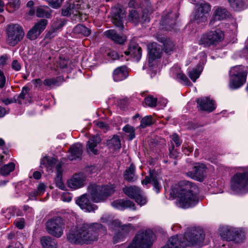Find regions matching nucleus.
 <instances>
[{
    "mask_svg": "<svg viewBox=\"0 0 248 248\" xmlns=\"http://www.w3.org/2000/svg\"><path fill=\"white\" fill-rule=\"evenodd\" d=\"M103 229L99 223H83L71 229L67 235L68 240L74 244H83L96 240L98 232Z\"/></svg>",
    "mask_w": 248,
    "mask_h": 248,
    "instance_id": "obj_3",
    "label": "nucleus"
},
{
    "mask_svg": "<svg viewBox=\"0 0 248 248\" xmlns=\"http://www.w3.org/2000/svg\"><path fill=\"white\" fill-rule=\"evenodd\" d=\"M41 242L43 248H56L55 240L49 236L42 237Z\"/></svg>",
    "mask_w": 248,
    "mask_h": 248,
    "instance_id": "obj_37",
    "label": "nucleus"
},
{
    "mask_svg": "<svg viewBox=\"0 0 248 248\" xmlns=\"http://www.w3.org/2000/svg\"><path fill=\"white\" fill-rule=\"evenodd\" d=\"M56 170L57 173L55 178L56 186L62 190H65L66 188L62 180V168L60 163L56 165Z\"/></svg>",
    "mask_w": 248,
    "mask_h": 248,
    "instance_id": "obj_33",
    "label": "nucleus"
},
{
    "mask_svg": "<svg viewBox=\"0 0 248 248\" xmlns=\"http://www.w3.org/2000/svg\"><path fill=\"white\" fill-rule=\"evenodd\" d=\"M76 203L79 205L81 209L86 212H93L97 209V206L90 202L87 197V195L86 194L78 198L76 200Z\"/></svg>",
    "mask_w": 248,
    "mask_h": 248,
    "instance_id": "obj_19",
    "label": "nucleus"
},
{
    "mask_svg": "<svg viewBox=\"0 0 248 248\" xmlns=\"http://www.w3.org/2000/svg\"><path fill=\"white\" fill-rule=\"evenodd\" d=\"M126 55H130L135 59L136 61H139L141 57V48L135 42H131L127 51L124 52Z\"/></svg>",
    "mask_w": 248,
    "mask_h": 248,
    "instance_id": "obj_23",
    "label": "nucleus"
},
{
    "mask_svg": "<svg viewBox=\"0 0 248 248\" xmlns=\"http://www.w3.org/2000/svg\"><path fill=\"white\" fill-rule=\"evenodd\" d=\"M45 188L46 186L44 184H40L37 187V192L39 195H42L45 191Z\"/></svg>",
    "mask_w": 248,
    "mask_h": 248,
    "instance_id": "obj_62",
    "label": "nucleus"
},
{
    "mask_svg": "<svg viewBox=\"0 0 248 248\" xmlns=\"http://www.w3.org/2000/svg\"><path fill=\"white\" fill-rule=\"evenodd\" d=\"M112 206L118 210H123L126 208L136 210L135 204L130 200H117L111 203Z\"/></svg>",
    "mask_w": 248,
    "mask_h": 248,
    "instance_id": "obj_27",
    "label": "nucleus"
},
{
    "mask_svg": "<svg viewBox=\"0 0 248 248\" xmlns=\"http://www.w3.org/2000/svg\"><path fill=\"white\" fill-rule=\"evenodd\" d=\"M61 199L63 202H69L72 200V197L68 193H64L62 195Z\"/></svg>",
    "mask_w": 248,
    "mask_h": 248,
    "instance_id": "obj_63",
    "label": "nucleus"
},
{
    "mask_svg": "<svg viewBox=\"0 0 248 248\" xmlns=\"http://www.w3.org/2000/svg\"><path fill=\"white\" fill-rule=\"evenodd\" d=\"M207 167L201 163H195L193 170L187 173V176L199 181H202L206 176Z\"/></svg>",
    "mask_w": 248,
    "mask_h": 248,
    "instance_id": "obj_14",
    "label": "nucleus"
},
{
    "mask_svg": "<svg viewBox=\"0 0 248 248\" xmlns=\"http://www.w3.org/2000/svg\"><path fill=\"white\" fill-rule=\"evenodd\" d=\"M6 84V78L3 72L0 69V88H4Z\"/></svg>",
    "mask_w": 248,
    "mask_h": 248,
    "instance_id": "obj_56",
    "label": "nucleus"
},
{
    "mask_svg": "<svg viewBox=\"0 0 248 248\" xmlns=\"http://www.w3.org/2000/svg\"><path fill=\"white\" fill-rule=\"evenodd\" d=\"M170 74L173 78L177 79L184 85L191 86L192 84L186 76L182 73L181 68L178 65H175L170 68Z\"/></svg>",
    "mask_w": 248,
    "mask_h": 248,
    "instance_id": "obj_17",
    "label": "nucleus"
},
{
    "mask_svg": "<svg viewBox=\"0 0 248 248\" xmlns=\"http://www.w3.org/2000/svg\"><path fill=\"white\" fill-rule=\"evenodd\" d=\"M8 56L6 54H3L0 57V67H3L7 64Z\"/></svg>",
    "mask_w": 248,
    "mask_h": 248,
    "instance_id": "obj_59",
    "label": "nucleus"
},
{
    "mask_svg": "<svg viewBox=\"0 0 248 248\" xmlns=\"http://www.w3.org/2000/svg\"><path fill=\"white\" fill-rule=\"evenodd\" d=\"M178 17V14L176 11L169 12L163 16L160 24L166 30H170L173 29Z\"/></svg>",
    "mask_w": 248,
    "mask_h": 248,
    "instance_id": "obj_15",
    "label": "nucleus"
},
{
    "mask_svg": "<svg viewBox=\"0 0 248 248\" xmlns=\"http://www.w3.org/2000/svg\"><path fill=\"white\" fill-rule=\"evenodd\" d=\"M198 107L202 110L212 112L216 108V106L213 100L208 97H202L199 98L197 101Z\"/></svg>",
    "mask_w": 248,
    "mask_h": 248,
    "instance_id": "obj_21",
    "label": "nucleus"
},
{
    "mask_svg": "<svg viewBox=\"0 0 248 248\" xmlns=\"http://www.w3.org/2000/svg\"><path fill=\"white\" fill-rule=\"evenodd\" d=\"M122 230L126 233H128L130 231L133 230V226L131 224L124 225L121 226Z\"/></svg>",
    "mask_w": 248,
    "mask_h": 248,
    "instance_id": "obj_60",
    "label": "nucleus"
},
{
    "mask_svg": "<svg viewBox=\"0 0 248 248\" xmlns=\"http://www.w3.org/2000/svg\"><path fill=\"white\" fill-rule=\"evenodd\" d=\"M101 140L99 136H93L90 138L87 142V151L89 154L97 155L98 154L97 145L101 142Z\"/></svg>",
    "mask_w": 248,
    "mask_h": 248,
    "instance_id": "obj_25",
    "label": "nucleus"
},
{
    "mask_svg": "<svg viewBox=\"0 0 248 248\" xmlns=\"http://www.w3.org/2000/svg\"><path fill=\"white\" fill-rule=\"evenodd\" d=\"M170 138L177 147L179 146L181 144L182 142V140H180L177 134H173L170 136Z\"/></svg>",
    "mask_w": 248,
    "mask_h": 248,
    "instance_id": "obj_55",
    "label": "nucleus"
},
{
    "mask_svg": "<svg viewBox=\"0 0 248 248\" xmlns=\"http://www.w3.org/2000/svg\"><path fill=\"white\" fill-rule=\"evenodd\" d=\"M86 177L82 173L76 174L67 182V186L70 188L77 189L84 186Z\"/></svg>",
    "mask_w": 248,
    "mask_h": 248,
    "instance_id": "obj_18",
    "label": "nucleus"
},
{
    "mask_svg": "<svg viewBox=\"0 0 248 248\" xmlns=\"http://www.w3.org/2000/svg\"><path fill=\"white\" fill-rule=\"evenodd\" d=\"M105 35L114 43L123 44L126 41V37L118 34L114 30H109L104 32Z\"/></svg>",
    "mask_w": 248,
    "mask_h": 248,
    "instance_id": "obj_29",
    "label": "nucleus"
},
{
    "mask_svg": "<svg viewBox=\"0 0 248 248\" xmlns=\"http://www.w3.org/2000/svg\"><path fill=\"white\" fill-rule=\"evenodd\" d=\"M47 23L46 19H41L29 31L27 34V38L31 40L36 39L45 29Z\"/></svg>",
    "mask_w": 248,
    "mask_h": 248,
    "instance_id": "obj_16",
    "label": "nucleus"
},
{
    "mask_svg": "<svg viewBox=\"0 0 248 248\" xmlns=\"http://www.w3.org/2000/svg\"><path fill=\"white\" fill-rule=\"evenodd\" d=\"M226 234H221V237L223 239H225L227 240H234L236 239L235 237L232 234V233H233V231H232L231 229H228V228L226 229Z\"/></svg>",
    "mask_w": 248,
    "mask_h": 248,
    "instance_id": "obj_52",
    "label": "nucleus"
},
{
    "mask_svg": "<svg viewBox=\"0 0 248 248\" xmlns=\"http://www.w3.org/2000/svg\"><path fill=\"white\" fill-rule=\"evenodd\" d=\"M154 236L151 230L139 232L127 248H151Z\"/></svg>",
    "mask_w": 248,
    "mask_h": 248,
    "instance_id": "obj_8",
    "label": "nucleus"
},
{
    "mask_svg": "<svg viewBox=\"0 0 248 248\" xmlns=\"http://www.w3.org/2000/svg\"><path fill=\"white\" fill-rule=\"evenodd\" d=\"M224 39V31L219 29L210 30L203 33L198 40V44L204 47H216Z\"/></svg>",
    "mask_w": 248,
    "mask_h": 248,
    "instance_id": "obj_7",
    "label": "nucleus"
},
{
    "mask_svg": "<svg viewBox=\"0 0 248 248\" xmlns=\"http://www.w3.org/2000/svg\"><path fill=\"white\" fill-rule=\"evenodd\" d=\"M204 239L203 231L199 227L188 228L184 235L170 237L162 248H184L187 246H200Z\"/></svg>",
    "mask_w": 248,
    "mask_h": 248,
    "instance_id": "obj_2",
    "label": "nucleus"
},
{
    "mask_svg": "<svg viewBox=\"0 0 248 248\" xmlns=\"http://www.w3.org/2000/svg\"><path fill=\"white\" fill-rule=\"evenodd\" d=\"M16 226L19 229H22L24 227L25 221L24 218H17L15 221Z\"/></svg>",
    "mask_w": 248,
    "mask_h": 248,
    "instance_id": "obj_57",
    "label": "nucleus"
},
{
    "mask_svg": "<svg viewBox=\"0 0 248 248\" xmlns=\"http://www.w3.org/2000/svg\"><path fill=\"white\" fill-rule=\"evenodd\" d=\"M7 42L12 46H16L24 36L23 28L19 24H10L6 29Z\"/></svg>",
    "mask_w": 248,
    "mask_h": 248,
    "instance_id": "obj_10",
    "label": "nucleus"
},
{
    "mask_svg": "<svg viewBox=\"0 0 248 248\" xmlns=\"http://www.w3.org/2000/svg\"><path fill=\"white\" fill-rule=\"evenodd\" d=\"M170 156L171 158H176L179 155V152L174 149V145H172L169 148Z\"/></svg>",
    "mask_w": 248,
    "mask_h": 248,
    "instance_id": "obj_54",
    "label": "nucleus"
},
{
    "mask_svg": "<svg viewBox=\"0 0 248 248\" xmlns=\"http://www.w3.org/2000/svg\"><path fill=\"white\" fill-rule=\"evenodd\" d=\"M64 224L61 217H56L48 220L46 223L47 232L56 237H60L63 234Z\"/></svg>",
    "mask_w": 248,
    "mask_h": 248,
    "instance_id": "obj_11",
    "label": "nucleus"
},
{
    "mask_svg": "<svg viewBox=\"0 0 248 248\" xmlns=\"http://www.w3.org/2000/svg\"><path fill=\"white\" fill-rule=\"evenodd\" d=\"M203 67L201 64H198L195 67L190 69L188 75L190 79L195 82L199 77L202 71Z\"/></svg>",
    "mask_w": 248,
    "mask_h": 248,
    "instance_id": "obj_35",
    "label": "nucleus"
},
{
    "mask_svg": "<svg viewBox=\"0 0 248 248\" xmlns=\"http://www.w3.org/2000/svg\"><path fill=\"white\" fill-rule=\"evenodd\" d=\"M127 76L128 73L125 66H120L117 68L114 71L113 74L114 80L116 82L125 79Z\"/></svg>",
    "mask_w": 248,
    "mask_h": 248,
    "instance_id": "obj_32",
    "label": "nucleus"
},
{
    "mask_svg": "<svg viewBox=\"0 0 248 248\" xmlns=\"http://www.w3.org/2000/svg\"><path fill=\"white\" fill-rule=\"evenodd\" d=\"M231 188L236 194L248 192V166L238 168V171L231 179Z\"/></svg>",
    "mask_w": 248,
    "mask_h": 248,
    "instance_id": "obj_4",
    "label": "nucleus"
},
{
    "mask_svg": "<svg viewBox=\"0 0 248 248\" xmlns=\"http://www.w3.org/2000/svg\"><path fill=\"white\" fill-rule=\"evenodd\" d=\"M74 7H72V4L67 3L62 7V14L63 16H68L71 14H75Z\"/></svg>",
    "mask_w": 248,
    "mask_h": 248,
    "instance_id": "obj_46",
    "label": "nucleus"
},
{
    "mask_svg": "<svg viewBox=\"0 0 248 248\" xmlns=\"http://www.w3.org/2000/svg\"><path fill=\"white\" fill-rule=\"evenodd\" d=\"M13 69L18 71L21 69V66L20 63L17 60H14L11 64Z\"/></svg>",
    "mask_w": 248,
    "mask_h": 248,
    "instance_id": "obj_58",
    "label": "nucleus"
},
{
    "mask_svg": "<svg viewBox=\"0 0 248 248\" xmlns=\"http://www.w3.org/2000/svg\"><path fill=\"white\" fill-rule=\"evenodd\" d=\"M82 152V145L79 143H75L69 149V155H68V158L70 160L81 158Z\"/></svg>",
    "mask_w": 248,
    "mask_h": 248,
    "instance_id": "obj_24",
    "label": "nucleus"
},
{
    "mask_svg": "<svg viewBox=\"0 0 248 248\" xmlns=\"http://www.w3.org/2000/svg\"><path fill=\"white\" fill-rule=\"evenodd\" d=\"M128 18L129 20L136 24L140 22H148L150 21L148 14L145 12V10L144 9L143 10L142 16L135 10H131L130 11Z\"/></svg>",
    "mask_w": 248,
    "mask_h": 248,
    "instance_id": "obj_22",
    "label": "nucleus"
},
{
    "mask_svg": "<svg viewBox=\"0 0 248 248\" xmlns=\"http://www.w3.org/2000/svg\"><path fill=\"white\" fill-rule=\"evenodd\" d=\"M135 166L131 164L124 172V179L128 182H134L137 180L138 176L135 174Z\"/></svg>",
    "mask_w": 248,
    "mask_h": 248,
    "instance_id": "obj_34",
    "label": "nucleus"
},
{
    "mask_svg": "<svg viewBox=\"0 0 248 248\" xmlns=\"http://www.w3.org/2000/svg\"><path fill=\"white\" fill-rule=\"evenodd\" d=\"M247 77V68L242 65L234 66L229 71V87L232 90H236L246 82Z\"/></svg>",
    "mask_w": 248,
    "mask_h": 248,
    "instance_id": "obj_6",
    "label": "nucleus"
},
{
    "mask_svg": "<svg viewBox=\"0 0 248 248\" xmlns=\"http://www.w3.org/2000/svg\"><path fill=\"white\" fill-rule=\"evenodd\" d=\"M145 104L150 107H154L157 103L156 98L154 97L152 95H149L144 99Z\"/></svg>",
    "mask_w": 248,
    "mask_h": 248,
    "instance_id": "obj_50",
    "label": "nucleus"
},
{
    "mask_svg": "<svg viewBox=\"0 0 248 248\" xmlns=\"http://www.w3.org/2000/svg\"><path fill=\"white\" fill-rule=\"evenodd\" d=\"M112 21L114 24L121 29H123V19L124 14L123 10L120 8H115L112 12Z\"/></svg>",
    "mask_w": 248,
    "mask_h": 248,
    "instance_id": "obj_28",
    "label": "nucleus"
},
{
    "mask_svg": "<svg viewBox=\"0 0 248 248\" xmlns=\"http://www.w3.org/2000/svg\"><path fill=\"white\" fill-rule=\"evenodd\" d=\"M57 32V31L54 30L53 28H51V29L46 33V38L51 39L54 38L56 36Z\"/></svg>",
    "mask_w": 248,
    "mask_h": 248,
    "instance_id": "obj_61",
    "label": "nucleus"
},
{
    "mask_svg": "<svg viewBox=\"0 0 248 248\" xmlns=\"http://www.w3.org/2000/svg\"><path fill=\"white\" fill-rule=\"evenodd\" d=\"M211 9V5L206 2L198 4L190 16V21L197 24L206 22Z\"/></svg>",
    "mask_w": 248,
    "mask_h": 248,
    "instance_id": "obj_9",
    "label": "nucleus"
},
{
    "mask_svg": "<svg viewBox=\"0 0 248 248\" xmlns=\"http://www.w3.org/2000/svg\"><path fill=\"white\" fill-rule=\"evenodd\" d=\"M61 78L57 77L56 78H50L45 79L43 81V84L46 86L51 87L52 86H59Z\"/></svg>",
    "mask_w": 248,
    "mask_h": 248,
    "instance_id": "obj_43",
    "label": "nucleus"
},
{
    "mask_svg": "<svg viewBox=\"0 0 248 248\" xmlns=\"http://www.w3.org/2000/svg\"><path fill=\"white\" fill-rule=\"evenodd\" d=\"M17 210V209L15 207H9L2 212L3 216L7 219H10L15 215Z\"/></svg>",
    "mask_w": 248,
    "mask_h": 248,
    "instance_id": "obj_49",
    "label": "nucleus"
},
{
    "mask_svg": "<svg viewBox=\"0 0 248 248\" xmlns=\"http://www.w3.org/2000/svg\"><path fill=\"white\" fill-rule=\"evenodd\" d=\"M52 8L58 9L61 7L63 0H46Z\"/></svg>",
    "mask_w": 248,
    "mask_h": 248,
    "instance_id": "obj_51",
    "label": "nucleus"
},
{
    "mask_svg": "<svg viewBox=\"0 0 248 248\" xmlns=\"http://www.w3.org/2000/svg\"><path fill=\"white\" fill-rule=\"evenodd\" d=\"M230 7L236 11H241L248 6V0H227Z\"/></svg>",
    "mask_w": 248,
    "mask_h": 248,
    "instance_id": "obj_30",
    "label": "nucleus"
},
{
    "mask_svg": "<svg viewBox=\"0 0 248 248\" xmlns=\"http://www.w3.org/2000/svg\"><path fill=\"white\" fill-rule=\"evenodd\" d=\"M228 12L225 8L221 7H215L214 11L212 16L210 20L209 25L210 26H212L216 21L226 19L228 16Z\"/></svg>",
    "mask_w": 248,
    "mask_h": 248,
    "instance_id": "obj_20",
    "label": "nucleus"
},
{
    "mask_svg": "<svg viewBox=\"0 0 248 248\" xmlns=\"http://www.w3.org/2000/svg\"><path fill=\"white\" fill-rule=\"evenodd\" d=\"M66 22L65 20L62 19H56L52 25V28H53L56 31L61 29L62 27L65 24Z\"/></svg>",
    "mask_w": 248,
    "mask_h": 248,
    "instance_id": "obj_48",
    "label": "nucleus"
},
{
    "mask_svg": "<svg viewBox=\"0 0 248 248\" xmlns=\"http://www.w3.org/2000/svg\"><path fill=\"white\" fill-rule=\"evenodd\" d=\"M19 4L20 0H9L7 5L14 10L19 8Z\"/></svg>",
    "mask_w": 248,
    "mask_h": 248,
    "instance_id": "obj_53",
    "label": "nucleus"
},
{
    "mask_svg": "<svg viewBox=\"0 0 248 248\" xmlns=\"http://www.w3.org/2000/svg\"><path fill=\"white\" fill-rule=\"evenodd\" d=\"M28 91L29 89L28 87H24L20 93L14 97V101L19 104L21 103V100H23L25 98V96L27 94Z\"/></svg>",
    "mask_w": 248,
    "mask_h": 248,
    "instance_id": "obj_47",
    "label": "nucleus"
},
{
    "mask_svg": "<svg viewBox=\"0 0 248 248\" xmlns=\"http://www.w3.org/2000/svg\"><path fill=\"white\" fill-rule=\"evenodd\" d=\"M36 16L39 17L49 18L50 16V9L47 6H41L36 10Z\"/></svg>",
    "mask_w": 248,
    "mask_h": 248,
    "instance_id": "obj_38",
    "label": "nucleus"
},
{
    "mask_svg": "<svg viewBox=\"0 0 248 248\" xmlns=\"http://www.w3.org/2000/svg\"><path fill=\"white\" fill-rule=\"evenodd\" d=\"M153 122L154 120L152 116H146L141 120L140 127L141 128H144L151 125Z\"/></svg>",
    "mask_w": 248,
    "mask_h": 248,
    "instance_id": "obj_45",
    "label": "nucleus"
},
{
    "mask_svg": "<svg viewBox=\"0 0 248 248\" xmlns=\"http://www.w3.org/2000/svg\"><path fill=\"white\" fill-rule=\"evenodd\" d=\"M101 220L103 223H107L108 225H114L116 227L120 226V222L118 220H112L111 216L109 214H104L101 218Z\"/></svg>",
    "mask_w": 248,
    "mask_h": 248,
    "instance_id": "obj_39",
    "label": "nucleus"
},
{
    "mask_svg": "<svg viewBox=\"0 0 248 248\" xmlns=\"http://www.w3.org/2000/svg\"><path fill=\"white\" fill-rule=\"evenodd\" d=\"M15 169V164L13 162H10L4 165L0 169V172L2 175H7Z\"/></svg>",
    "mask_w": 248,
    "mask_h": 248,
    "instance_id": "obj_42",
    "label": "nucleus"
},
{
    "mask_svg": "<svg viewBox=\"0 0 248 248\" xmlns=\"http://www.w3.org/2000/svg\"><path fill=\"white\" fill-rule=\"evenodd\" d=\"M108 146L114 150L120 149L121 147L120 140L118 136H114L108 141Z\"/></svg>",
    "mask_w": 248,
    "mask_h": 248,
    "instance_id": "obj_40",
    "label": "nucleus"
},
{
    "mask_svg": "<svg viewBox=\"0 0 248 248\" xmlns=\"http://www.w3.org/2000/svg\"><path fill=\"white\" fill-rule=\"evenodd\" d=\"M108 56L110 57L112 60H116L119 59V55L118 53L115 51H111L108 54Z\"/></svg>",
    "mask_w": 248,
    "mask_h": 248,
    "instance_id": "obj_64",
    "label": "nucleus"
},
{
    "mask_svg": "<svg viewBox=\"0 0 248 248\" xmlns=\"http://www.w3.org/2000/svg\"><path fill=\"white\" fill-rule=\"evenodd\" d=\"M157 39L163 44V49L166 53L170 54L173 50L174 44L170 39L166 38L162 35H158Z\"/></svg>",
    "mask_w": 248,
    "mask_h": 248,
    "instance_id": "obj_31",
    "label": "nucleus"
},
{
    "mask_svg": "<svg viewBox=\"0 0 248 248\" xmlns=\"http://www.w3.org/2000/svg\"><path fill=\"white\" fill-rule=\"evenodd\" d=\"M123 191L128 197L134 199L140 206L146 203L147 199L139 187L135 186H126L124 188Z\"/></svg>",
    "mask_w": 248,
    "mask_h": 248,
    "instance_id": "obj_12",
    "label": "nucleus"
},
{
    "mask_svg": "<svg viewBox=\"0 0 248 248\" xmlns=\"http://www.w3.org/2000/svg\"><path fill=\"white\" fill-rule=\"evenodd\" d=\"M112 185H97L91 184L88 188L89 198L94 202H101L105 201L115 191Z\"/></svg>",
    "mask_w": 248,
    "mask_h": 248,
    "instance_id": "obj_5",
    "label": "nucleus"
},
{
    "mask_svg": "<svg viewBox=\"0 0 248 248\" xmlns=\"http://www.w3.org/2000/svg\"><path fill=\"white\" fill-rule=\"evenodd\" d=\"M197 187L188 181H180L172 188L171 194L177 198L176 204L182 208H188L195 206L199 202L196 194Z\"/></svg>",
    "mask_w": 248,
    "mask_h": 248,
    "instance_id": "obj_1",
    "label": "nucleus"
},
{
    "mask_svg": "<svg viewBox=\"0 0 248 248\" xmlns=\"http://www.w3.org/2000/svg\"><path fill=\"white\" fill-rule=\"evenodd\" d=\"M57 162V160L51 157H45L41 161V164L45 166L47 170L51 171Z\"/></svg>",
    "mask_w": 248,
    "mask_h": 248,
    "instance_id": "obj_36",
    "label": "nucleus"
},
{
    "mask_svg": "<svg viewBox=\"0 0 248 248\" xmlns=\"http://www.w3.org/2000/svg\"><path fill=\"white\" fill-rule=\"evenodd\" d=\"M152 183L155 191L158 193L160 191L161 186L157 181V175L154 171H150L149 176H146L144 180L141 181L143 185H147L148 184Z\"/></svg>",
    "mask_w": 248,
    "mask_h": 248,
    "instance_id": "obj_26",
    "label": "nucleus"
},
{
    "mask_svg": "<svg viewBox=\"0 0 248 248\" xmlns=\"http://www.w3.org/2000/svg\"><path fill=\"white\" fill-rule=\"evenodd\" d=\"M123 130L128 134V140H132L135 138V129L134 127L126 124L123 128Z\"/></svg>",
    "mask_w": 248,
    "mask_h": 248,
    "instance_id": "obj_44",
    "label": "nucleus"
},
{
    "mask_svg": "<svg viewBox=\"0 0 248 248\" xmlns=\"http://www.w3.org/2000/svg\"><path fill=\"white\" fill-rule=\"evenodd\" d=\"M148 47L149 49L148 65L151 70L155 72L156 71L157 67V60L161 57V50L155 43L149 45Z\"/></svg>",
    "mask_w": 248,
    "mask_h": 248,
    "instance_id": "obj_13",
    "label": "nucleus"
},
{
    "mask_svg": "<svg viewBox=\"0 0 248 248\" xmlns=\"http://www.w3.org/2000/svg\"><path fill=\"white\" fill-rule=\"evenodd\" d=\"M74 32L76 33L81 34L84 36H88L91 32V30L85 26L78 24L74 29Z\"/></svg>",
    "mask_w": 248,
    "mask_h": 248,
    "instance_id": "obj_41",
    "label": "nucleus"
}]
</instances>
